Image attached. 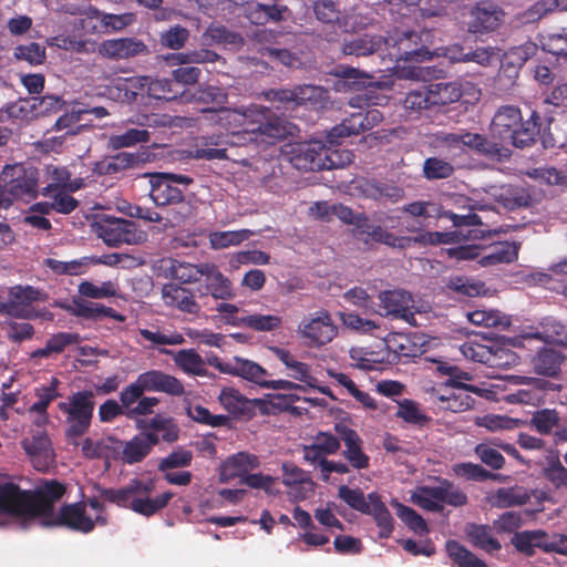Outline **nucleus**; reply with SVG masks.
Masks as SVG:
<instances>
[{
	"label": "nucleus",
	"mask_w": 567,
	"mask_h": 567,
	"mask_svg": "<svg viewBox=\"0 0 567 567\" xmlns=\"http://www.w3.org/2000/svg\"><path fill=\"white\" fill-rule=\"evenodd\" d=\"M471 390L461 386H449L433 390L432 396L440 409L453 413H461L472 409L475 399L470 395Z\"/></svg>",
	"instance_id": "nucleus-25"
},
{
	"label": "nucleus",
	"mask_w": 567,
	"mask_h": 567,
	"mask_svg": "<svg viewBox=\"0 0 567 567\" xmlns=\"http://www.w3.org/2000/svg\"><path fill=\"white\" fill-rule=\"evenodd\" d=\"M95 235L110 247L138 245L146 239V233L125 218L101 215L92 224Z\"/></svg>",
	"instance_id": "nucleus-7"
},
{
	"label": "nucleus",
	"mask_w": 567,
	"mask_h": 567,
	"mask_svg": "<svg viewBox=\"0 0 567 567\" xmlns=\"http://www.w3.org/2000/svg\"><path fill=\"white\" fill-rule=\"evenodd\" d=\"M61 381L56 377H52L48 384H41L33 389L35 401L30 405L29 412L40 415L42 419L48 420V409L53 401L61 398L59 389Z\"/></svg>",
	"instance_id": "nucleus-37"
},
{
	"label": "nucleus",
	"mask_w": 567,
	"mask_h": 567,
	"mask_svg": "<svg viewBox=\"0 0 567 567\" xmlns=\"http://www.w3.org/2000/svg\"><path fill=\"white\" fill-rule=\"evenodd\" d=\"M547 534L544 530H524L515 533L511 543L517 551L530 557L535 554V548H540L546 553H558L567 555V547L560 546L557 542L546 539Z\"/></svg>",
	"instance_id": "nucleus-20"
},
{
	"label": "nucleus",
	"mask_w": 567,
	"mask_h": 567,
	"mask_svg": "<svg viewBox=\"0 0 567 567\" xmlns=\"http://www.w3.org/2000/svg\"><path fill=\"white\" fill-rule=\"evenodd\" d=\"M432 107L457 102L462 96L461 85L456 82H439L426 85Z\"/></svg>",
	"instance_id": "nucleus-46"
},
{
	"label": "nucleus",
	"mask_w": 567,
	"mask_h": 567,
	"mask_svg": "<svg viewBox=\"0 0 567 567\" xmlns=\"http://www.w3.org/2000/svg\"><path fill=\"white\" fill-rule=\"evenodd\" d=\"M159 353L173 355L174 363L186 374L205 377L207 369L204 359L195 349H182L173 352L168 349H159Z\"/></svg>",
	"instance_id": "nucleus-39"
},
{
	"label": "nucleus",
	"mask_w": 567,
	"mask_h": 567,
	"mask_svg": "<svg viewBox=\"0 0 567 567\" xmlns=\"http://www.w3.org/2000/svg\"><path fill=\"white\" fill-rule=\"evenodd\" d=\"M539 45L545 51L557 58H567V27L556 32L540 35Z\"/></svg>",
	"instance_id": "nucleus-60"
},
{
	"label": "nucleus",
	"mask_w": 567,
	"mask_h": 567,
	"mask_svg": "<svg viewBox=\"0 0 567 567\" xmlns=\"http://www.w3.org/2000/svg\"><path fill=\"white\" fill-rule=\"evenodd\" d=\"M504 12L491 2H477L472 9L468 31L472 33H487L494 31L503 21Z\"/></svg>",
	"instance_id": "nucleus-24"
},
{
	"label": "nucleus",
	"mask_w": 567,
	"mask_h": 567,
	"mask_svg": "<svg viewBox=\"0 0 567 567\" xmlns=\"http://www.w3.org/2000/svg\"><path fill=\"white\" fill-rule=\"evenodd\" d=\"M209 262L190 264L177 259H171L166 268L167 276L182 285L199 282L206 272Z\"/></svg>",
	"instance_id": "nucleus-38"
},
{
	"label": "nucleus",
	"mask_w": 567,
	"mask_h": 567,
	"mask_svg": "<svg viewBox=\"0 0 567 567\" xmlns=\"http://www.w3.org/2000/svg\"><path fill=\"white\" fill-rule=\"evenodd\" d=\"M529 498V494L523 487H501L495 492L492 504L497 508H507L525 505Z\"/></svg>",
	"instance_id": "nucleus-55"
},
{
	"label": "nucleus",
	"mask_w": 567,
	"mask_h": 567,
	"mask_svg": "<svg viewBox=\"0 0 567 567\" xmlns=\"http://www.w3.org/2000/svg\"><path fill=\"white\" fill-rule=\"evenodd\" d=\"M493 525L471 524L467 527V536L474 547L491 554L502 548L498 539L493 536Z\"/></svg>",
	"instance_id": "nucleus-51"
},
{
	"label": "nucleus",
	"mask_w": 567,
	"mask_h": 567,
	"mask_svg": "<svg viewBox=\"0 0 567 567\" xmlns=\"http://www.w3.org/2000/svg\"><path fill=\"white\" fill-rule=\"evenodd\" d=\"M368 498L371 501V505L369 507L370 513L368 515L373 516L374 522L380 529L379 537L389 538L394 529V520L390 511L381 501L378 493L373 492L368 494Z\"/></svg>",
	"instance_id": "nucleus-45"
},
{
	"label": "nucleus",
	"mask_w": 567,
	"mask_h": 567,
	"mask_svg": "<svg viewBox=\"0 0 567 567\" xmlns=\"http://www.w3.org/2000/svg\"><path fill=\"white\" fill-rule=\"evenodd\" d=\"M47 525L64 526L75 532L90 533L94 529L93 519L85 513V503L78 502L63 505Z\"/></svg>",
	"instance_id": "nucleus-19"
},
{
	"label": "nucleus",
	"mask_w": 567,
	"mask_h": 567,
	"mask_svg": "<svg viewBox=\"0 0 567 567\" xmlns=\"http://www.w3.org/2000/svg\"><path fill=\"white\" fill-rule=\"evenodd\" d=\"M228 323L257 332H271L281 328L282 319L275 315L254 313L241 318H233L231 320H228Z\"/></svg>",
	"instance_id": "nucleus-43"
},
{
	"label": "nucleus",
	"mask_w": 567,
	"mask_h": 567,
	"mask_svg": "<svg viewBox=\"0 0 567 567\" xmlns=\"http://www.w3.org/2000/svg\"><path fill=\"white\" fill-rule=\"evenodd\" d=\"M162 296L166 306L175 308L181 312L194 316L200 312L202 307L189 288L174 282L165 284L162 288Z\"/></svg>",
	"instance_id": "nucleus-27"
},
{
	"label": "nucleus",
	"mask_w": 567,
	"mask_h": 567,
	"mask_svg": "<svg viewBox=\"0 0 567 567\" xmlns=\"http://www.w3.org/2000/svg\"><path fill=\"white\" fill-rule=\"evenodd\" d=\"M539 329L540 330L534 334L536 339L543 340L546 343L560 344L567 328L555 318L547 317L539 323Z\"/></svg>",
	"instance_id": "nucleus-62"
},
{
	"label": "nucleus",
	"mask_w": 567,
	"mask_h": 567,
	"mask_svg": "<svg viewBox=\"0 0 567 567\" xmlns=\"http://www.w3.org/2000/svg\"><path fill=\"white\" fill-rule=\"evenodd\" d=\"M379 308L374 312L382 317L400 319L411 326L416 324L413 312L414 300L410 292L402 289L384 290L378 296Z\"/></svg>",
	"instance_id": "nucleus-11"
},
{
	"label": "nucleus",
	"mask_w": 567,
	"mask_h": 567,
	"mask_svg": "<svg viewBox=\"0 0 567 567\" xmlns=\"http://www.w3.org/2000/svg\"><path fill=\"white\" fill-rule=\"evenodd\" d=\"M436 371L442 375H447L449 379L442 383L443 388L461 386L471 390L472 393L482 395L483 390L476 385L467 384L464 381H472L473 375L470 372L461 370L457 365L446 361H435Z\"/></svg>",
	"instance_id": "nucleus-44"
},
{
	"label": "nucleus",
	"mask_w": 567,
	"mask_h": 567,
	"mask_svg": "<svg viewBox=\"0 0 567 567\" xmlns=\"http://www.w3.org/2000/svg\"><path fill=\"white\" fill-rule=\"evenodd\" d=\"M481 156H484L487 159L504 162L512 156V151L508 146L504 144V142L498 138H488L486 135H481V140L475 150Z\"/></svg>",
	"instance_id": "nucleus-56"
},
{
	"label": "nucleus",
	"mask_w": 567,
	"mask_h": 567,
	"mask_svg": "<svg viewBox=\"0 0 567 567\" xmlns=\"http://www.w3.org/2000/svg\"><path fill=\"white\" fill-rule=\"evenodd\" d=\"M81 337L75 332H58L52 334L41 349L32 353V358H48L51 354L62 353L69 346L79 344Z\"/></svg>",
	"instance_id": "nucleus-48"
},
{
	"label": "nucleus",
	"mask_w": 567,
	"mask_h": 567,
	"mask_svg": "<svg viewBox=\"0 0 567 567\" xmlns=\"http://www.w3.org/2000/svg\"><path fill=\"white\" fill-rule=\"evenodd\" d=\"M430 496L453 507H462L468 503L467 495L449 480H441L434 489L430 491Z\"/></svg>",
	"instance_id": "nucleus-52"
},
{
	"label": "nucleus",
	"mask_w": 567,
	"mask_h": 567,
	"mask_svg": "<svg viewBox=\"0 0 567 567\" xmlns=\"http://www.w3.org/2000/svg\"><path fill=\"white\" fill-rule=\"evenodd\" d=\"M134 382L136 386L132 388L131 396L145 392H162L171 396H182L185 393L183 382L162 370H148L140 373Z\"/></svg>",
	"instance_id": "nucleus-12"
},
{
	"label": "nucleus",
	"mask_w": 567,
	"mask_h": 567,
	"mask_svg": "<svg viewBox=\"0 0 567 567\" xmlns=\"http://www.w3.org/2000/svg\"><path fill=\"white\" fill-rule=\"evenodd\" d=\"M0 181V208H9L14 200L29 203L39 194V171L33 166L6 165Z\"/></svg>",
	"instance_id": "nucleus-5"
},
{
	"label": "nucleus",
	"mask_w": 567,
	"mask_h": 567,
	"mask_svg": "<svg viewBox=\"0 0 567 567\" xmlns=\"http://www.w3.org/2000/svg\"><path fill=\"white\" fill-rule=\"evenodd\" d=\"M445 547L449 557L457 567H488L484 560L457 540H447Z\"/></svg>",
	"instance_id": "nucleus-54"
},
{
	"label": "nucleus",
	"mask_w": 567,
	"mask_h": 567,
	"mask_svg": "<svg viewBox=\"0 0 567 567\" xmlns=\"http://www.w3.org/2000/svg\"><path fill=\"white\" fill-rule=\"evenodd\" d=\"M94 408V393L91 390L73 392L65 401L58 403V409L65 415L66 437L78 439L89 431Z\"/></svg>",
	"instance_id": "nucleus-6"
},
{
	"label": "nucleus",
	"mask_w": 567,
	"mask_h": 567,
	"mask_svg": "<svg viewBox=\"0 0 567 567\" xmlns=\"http://www.w3.org/2000/svg\"><path fill=\"white\" fill-rule=\"evenodd\" d=\"M221 370L225 374L241 378L262 389L305 390L302 385L288 380H270V373L265 368L255 361L241 357H234L233 364H227Z\"/></svg>",
	"instance_id": "nucleus-8"
},
{
	"label": "nucleus",
	"mask_w": 567,
	"mask_h": 567,
	"mask_svg": "<svg viewBox=\"0 0 567 567\" xmlns=\"http://www.w3.org/2000/svg\"><path fill=\"white\" fill-rule=\"evenodd\" d=\"M565 357L558 350L551 348L540 349L532 359L535 373L545 377L558 375Z\"/></svg>",
	"instance_id": "nucleus-42"
},
{
	"label": "nucleus",
	"mask_w": 567,
	"mask_h": 567,
	"mask_svg": "<svg viewBox=\"0 0 567 567\" xmlns=\"http://www.w3.org/2000/svg\"><path fill=\"white\" fill-rule=\"evenodd\" d=\"M21 445L31 457L37 470L47 468L52 463L54 454L48 434L41 433L30 439L27 437L21 442Z\"/></svg>",
	"instance_id": "nucleus-34"
},
{
	"label": "nucleus",
	"mask_w": 567,
	"mask_h": 567,
	"mask_svg": "<svg viewBox=\"0 0 567 567\" xmlns=\"http://www.w3.org/2000/svg\"><path fill=\"white\" fill-rule=\"evenodd\" d=\"M212 114L215 124L229 131L231 135L248 134L250 141L258 137L282 140L288 134L287 121L272 114L269 107L251 104L241 107L205 109Z\"/></svg>",
	"instance_id": "nucleus-1"
},
{
	"label": "nucleus",
	"mask_w": 567,
	"mask_h": 567,
	"mask_svg": "<svg viewBox=\"0 0 567 567\" xmlns=\"http://www.w3.org/2000/svg\"><path fill=\"white\" fill-rule=\"evenodd\" d=\"M383 37L364 35L355 38L343 44V53L347 55L364 56L377 52H383Z\"/></svg>",
	"instance_id": "nucleus-53"
},
{
	"label": "nucleus",
	"mask_w": 567,
	"mask_h": 567,
	"mask_svg": "<svg viewBox=\"0 0 567 567\" xmlns=\"http://www.w3.org/2000/svg\"><path fill=\"white\" fill-rule=\"evenodd\" d=\"M155 489L153 480L133 478L127 485L120 488H101L100 496L118 507L130 508L133 512L150 517L165 508L174 497L171 491L152 498Z\"/></svg>",
	"instance_id": "nucleus-3"
},
{
	"label": "nucleus",
	"mask_w": 567,
	"mask_h": 567,
	"mask_svg": "<svg viewBox=\"0 0 567 567\" xmlns=\"http://www.w3.org/2000/svg\"><path fill=\"white\" fill-rule=\"evenodd\" d=\"M342 140L340 138L339 142L332 143L329 138V132L327 133V143L329 145L323 143V169L343 168L352 163L354 155L351 151L336 147L341 144Z\"/></svg>",
	"instance_id": "nucleus-49"
},
{
	"label": "nucleus",
	"mask_w": 567,
	"mask_h": 567,
	"mask_svg": "<svg viewBox=\"0 0 567 567\" xmlns=\"http://www.w3.org/2000/svg\"><path fill=\"white\" fill-rule=\"evenodd\" d=\"M358 190L360 194L372 200L389 199L396 203L404 197V190L394 184L383 183L375 178H363L358 182Z\"/></svg>",
	"instance_id": "nucleus-33"
},
{
	"label": "nucleus",
	"mask_w": 567,
	"mask_h": 567,
	"mask_svg": "<svg viewBox=\"0 0 567 567\" xmlns=\"http://www.w3.org/2000/svg\"><path fill=\"white\" fill-rule=\"evenodd\" d=\"M204 276L205 286L199 288L200 296L210 295L215 299L227 300L235 297L233 284L214 262H209L206 267Z\"/></svg>",
	"instance_id": "nucleus-30"
},
{
	"label": "nucleus",
	"mask_w": 567,
	"mask_h": 567,
	"mask_svg": "<svg viewBox=\"0 0 567 567\" xmlns=\"http://www.w3.org/2000/svg\"><path fill=\"white\" fill-rule=\"evenodd\" d=\"M42 195L52 200L51 207L55 213L69 215L79 206V200L74 198L65 187L53 186L48 184L42 188Z\"/></svg>",
	"instance_id": "nucleus-50"
},
{
	"label": "nucleus",
	"mask_w": 567,
	"mask_h": 567,
	"mask_svg": "<svg viewBox=\"0 0 567 567\" xmlns=\"http://www.w3.org/2000/svg\"><path fill=\"white\" fill-rule=\"evenodd\" d=\"M381 121L382 114L378 110H370L365 114L353 113L329 131L330 142L336 143L340 138L359 135Z\"/></svg>",
	"instance_id": "nucleus-18"
},
{
	"label": "nucleus",
	"mask_w": 567,
	"mask_h": 567,
	"mask_svg": "<svg viewBox=\"0 0 567 567\" xmlns=\"http://www.w3.org/2000/svg\"><path fill=\"white\" fill-rule=\"evenodd\" d=\"M27 491H21L14 483L0 484V513L29 519Z\"/></svg>",
	"instance_id": "nucleus-28"
},
{
	"label": "nucleus",
	"mask_w": 567,
	"mask_h": 567,
	"mask_svg": "<svg viewBox=\"0 0 567 567\" xmlns=\"http://www.w3.org/2000/svg\"><path fill=\"white\" fill-rule=\"evenodd\" d=\"M337 327L327 310L315 312L299 326V333L307 340L309 347H321L337 336Z\"/></svg>",
	"instance_id": "nucleus-15"
},
{
	"label": "nucleus",
	"mask_w": 567,
	"mask_h": 567,
	"mask_svg": "<svg viewBox=\"0 0 567 567\" xmlns=\"http://www.w3.org/2000/svg\"><path fill=\"white\" fill-rule=\"evenodd\" d=\"M522 244L519 241H497L481 256L478 264L488 267L499 264H512L517 260Z\"/></svg>",
	"instance_id": "nucleus-36"
},
{
	"label": "nucleus",
	"mask_w": 567,
	"mask_h": 567,
	"mask_svg": "<svg viewBox=\"0 0 567 567\" xmlns=\"http://www.w3.org/2000/svg\"><path fill=\"white\" fill-rule=\"evenodd\" d=\"M64 493V485L58 481H50L34 492L27 491L29 519L37 517L51 518L54 503L61 499Z\"/></svg>",
	"instance_id": "nucleus-14"
},
{
	"label": "nucleus",
	"mask_w": 567,
	"mask_h": 567,
	"mask_svg": "<svg viewBox=\"0 0 567 567\" xmlns=\"http://www.w3.org/2000/svg\"><path fill=\"white\" fill-rule=\"evenodd\" d=\"M455 169L451 162L440 157H427L423 162L422 173L427 181L446 179L454 174Z\"/></svg>",
	"instance_id": "nucleus-61"
},
{
	"label": "nucleus",
	"mask_w": 567,
	"mask_h": 567,
	"mask_svg": "<svg viewBox=\"0 0 567 567\" xmlns=\"http://www.w3.org/2000/svg\"><path fill=\"white\" fill-rule=\"evenodd\" d=\"M341 2H313V11L318 20L337 24L343 32H357L365 28L370 20L361 13L346 12L340 9Z\"/></svg>",
	"instance_id": "nucleus-13"
},
{
	"label": "nucleus",
	"mask_w": 567,
	"mask_h": 567,
	"mask_svg": "<svg viewBox=\"0 0 567 567\" xmlns=\"http://www.w3.org/2000/svg\"><path fill=\"white\" fill-rule=\"evenodd\" d=\"M260 465L259 457L248 452H238L229 456L223 464L220 470V480L228 482L236 477L244 478L250 471L258 468Z\"/></svg>",
	"instance_id": "nucleus-32"
},
{
	"label": "nucleus",
	"mask_w": 567,
	"mask_h": 567,
	"mask_svg": "<svg viewBox=\"0 0 567 567\" xmlns=\"http://www.w3.org/2000/svg\"><path fill=\"white\" fill-rule=\"evenodd\" d=\"M148 158L146 152H120L94 164L93 172L97 175H115L140 167Z\"/></svg>",
	"instance_id": "nucleus-23"
},
{
	"label": "nucleus",
	"mask_w": 567,
	"mask_h": 567,
	"mask_svg": "<svg viewBox=\"0 0 567 567\" xmlns=\"http://www.w3.org/2000/svg\"><path fill=\"white\" fill-rule=\"evenodd\" d=\"M151 140V134L145 128H128L121 134H112L109 137V147L112 150H121L124 147H132L138 143H147Z\"/></svg>",
	"instance_id": "nucleus-57"
},
{
	"label": "nucleus",
	"mask_w": 567,
	"mask_h": 567,
	"mask_svg": "<svg viewBox=\"0 0 567 567\" xmlns=\"http://www.w3.org/2000/svg\"><path fill=\"white\" fill-rule=\"evenodd\" d=\"M193 183L187 175L173 173H156L151 176L150 196L157 206L182 204L184 202L183 189Z\"/></svg>",
	"instance_id": "nucleus-9"
},
{
	"label": "nucleus",
	"mask_w": 567,
	"mask_h": 567,
	"mask_svg": "<svg viewBox=\"0 0 567 567\" xmlns=\"http://www.w3.org/2000/svg\"><path fill=\"white\" fill-rule=\"evenodd\" d=\"M323 142L310 141L298 144L291 156L292 165L300 171H323Z\"/></svg>",
	"instance_id": "nucleus-29"
},
{
	"label": "nucleus",
	"mask_w": 567,
	"mask_h": 567,
	"mask_svg": "<svg viewBox=\"0 0 567 567\" xmlns=\"http://www.w3.org/2000/svg\"><path fill=\"white\" fill-rule=\"evenodd\" d=\"M540 131V116L533 111L524 121L520 109L515 105H503L494 114L491 134L502 142H509L517 148L530 146Z\"/></svg>",
	"instance_id": "nucleus-4"
},
{
	"label": "nucleus",
	"mask_w": 567,
	"mask_h": 567,
	"mask_svg": "<svg viewBox=\"0 0 567 567\" xmlns=\"http://www.w3.org/2000/svg\"><path fill=\"white\" fill-rule=\"evenodd\" d=\"M56 306L66 310L71 315L83 319L99 320L102 318H112L120 322L125 320V317L118 313L116 310L101 303L74 299L73 305L59 302Z\"/></svg>",
	"instance_id": "nucleus-31"
},
{
	"label": "nucleus",
	"mask_w": 567,
	"mask_h": 567,
	"mask_svg": "<svg viewBox=\"0 0 567 567\" xmlns=\"http://www.w3.org/2000/svg\"><path fill=\"white\" fill-rule=\"evenodd\" d=\"M97 52L101 56L113 60H128L150 53L148 47L135 37L107 39L99 44Z\"/></svg>",
	"instance_id": "nucleus-16"
},
{
	"label": "nucleus",
	"mask_w": 567,
	"mask_h": 567,
	"mask_svg": "<svg viewBox=\"0 0 567 567\" xmlns=\"http://www.w3.org/2000/svg\"><path fill=\"white\" fill-rule=\"evenodd\" d=\"M391 504L395 508L396 516L409 527V529L420 535L429 533L425 519L415 509L398 502L396 499Z\"/></svg>",
	"instance_id": "nucleus-59"
},
{
	"label": "nucleus",
	"mask_w": 567,
	"mask_h": 567,
	"mask_svg": "<svg viewBox=\"0 0 567 567\" xmlns=\"http://www.w3.org/2000/svg\"><path fill=\"white\" fill-rule=\"evenodd\" d=\"M452 471L457 477L474 482L495 481L499 477V475L472 462L456 463L452 466Z\"/></svg>",
	"instance_id": "nucleus-58"
},
{
	"label": "nucleus",
	"mask_w": 567,
	"mask_h": 567,
	"mask_svg": "<svg viewBox=\"0 0 567 567\" xmlns=\"http://www.w3.org/2000/svg\"><path fill=\"white\" fill-rule=\"evenodd\" d=\"M133 386H136L135 382H132L120 392V401L127 409V419L133 420L137 416L152 414L154 408L159 404V399L155 396H144V394L131 396L130 392Z\"/></svg>",
	"instance_id": "nucleus-35"
},
{
	"label": "nucleus",
	"mask_w": 567,
	"mask_h": 567,
	"mask_svg": "<svg viewBox=\"0 0 567 567\" xmlns=\"http://www.w3.org/2000/svg\"><path fill=\"white\" fill-rule=\"evenodd\" d=\"M313 85H296L292 89H270L264 93L267 101L271 102L282 113L293 111L315 97Z\"/></svg>",
	"instance_id": "nucleus-17"
},
{
	"label": "nucleus",
	"mask_w": 567,
	"mask_h": 567,
	"mask_svg": "<svg viewBox=\"0 0 567 567\" xmlns=\"http://www.w3.org/2000/svg\"><path fill=\"white\" fill-rule=\"evenodd\" d=\"M9 303L13 305L18 312L23 313V316H11L12 318L25 320L42 319L47 321L54 319V315L48 309H35L32 307L33 302L48 299V295L38 288L17 285L9 289Z\"/></svg>",
	"instance_id": "nucleus-10"
},
{
	"label": "nucleus",
	"mask_w": 567,
	"mask_h": 567,
	"mask_svg": "<svg viewBox=\"0 0 567 567\" xmlns=\"http://www.w3.org/2000/svg\"><path fill=\"white\" fill-rule=\"evenodd\" d=\"M542 476L556 493L567 492V466H565L558 455L551 454L545 458L542 465Z\"/></svg>",
	"instance_id": "nucleus-40"
},
{
	"label": "nucleus",
	"mask_w": 567,
	"mask_h": 567,
	"mask_svg": "<svg viewBox=\"0 0 567 567\" xmlns=\"http://www.w3.org/2000/svg\"><path fill=\"white\" fill-rule=\"evenodd\" d=\"M218 401L221 406L235 417L251 419L256 414V406L262 403L259 399H248L235 388L221 389Z\"/></svg>",
	"instance_id": "nucleus-26"
},
{
	"label": "nucleus",
	"mask_w": 567,
	"mask_h": 567,
	"mask_svg": "<svg viewBox=\"0 0 567 567\" xmlns=\"http://www.w3.org/2000/svg\"><path fill=\"white\" fill-rule=\"evenodd\" d=\"M432 39L433 35L429 30L421 32L395 30L383 38V51L386 53L380 55L384 64L381 71L405 68V64L420 63L440 55L436 51L430 50Z\"/></svg>",
	"instance_id": "nucleus-2"
},
{
	"label": "nucleus",
	"mask_w": 567,
	"mask_h": 567,
	"mask_svg": "<svg viewBox=\"0 0 567 567\" xmlns=\"http://www.w3.org/2000/svg\"><path fill=\"white\" fill-rule=\"evenodd\" d=\"M417 334L394 333L386 347L399 358L414 359L423 353V341Z\"/></svg>",
	"instance_id": "nucleus-41"
},
{
	"label": "nucleus",
	"mask_w": 567,
	"mask_h": 567,
	"mask_svg": "<svg viewBox=\"0 0 567 567\" xmlns=\"http://www.w3.org/2000/svg\"><path fill=\"white\" fill-rule=\"evenodd\" d=\"M338 497L342 499L349 507L362 514L370 513L371 501L360 488H350L347 485H341L338 488Z\"/></svg>",
	"instance_id": "nucleus-63"
},
{
	"label": "nucleus",
	"mask_w": 567,
	"mask_h": 567,
	"mask_svg": "<svg viewBox=\"0 0 567 567\" xmlns=\"http://www.w3.org/2000/svg\"><path fill=\"white\" fill-rule=\"evenodd\" d=\"M395 416L402 419L404 422L413 425L424 426L430 422V417L424 414L416 402L413 400L404 399L399 402V409Z\"/></svg>",
	"instance_id": "nucleus-64"
},
{
	"label": "nucleus",
	"mask_w": 567,
	"mask_h": 567,
	"mask_svg": "<svg viewBox=\"0 0 567 567\" xmlns=\"http://www.w3.org/2000/svg\"><path fill=\"white\" fill-rule=\"evenodd\" d=\"M336 432L343 441L346 449L342 452L343 457L355 470H365L370 465V457L363 452L362 440L355 430L344 425L336 424Z\"/></svg>",
	"instance_id": "nucleus-22"
},
{
	"label": "nucleus",
	"mask_w": 567,
	"mask_h": 567,
	"mask_svg": "<svg viewBox=\"0 0 567 567\" xmlns=\"http://www.w3.org/2000/svg\"><path fill=\"white\" fill-rule=\"evenodd\" d=\"M226 142L221 135L202 136L194 151L195 158L198 159H227V148L224 147Z\"/></svg>",
	"instance_id": "nucleus-47"
},
{
	"label": "nucleus",
	"mask_w": 567,
	"mask_h": 567,
	"mask_svg": "<svg viewBox=\"0 0 567 567\" xmlns=\"http://www.w3.org/2000/svg\"><path fill=\"white\" fill-rule=\"evenodd\" d=\"M460 350L466 359L491 368H501L509 364L508 357L513 355L512 352L503 348H493L475 341L463 343Z\"/></svg>",
	"instance_id": "nucleus-21"
}]
</instances>
